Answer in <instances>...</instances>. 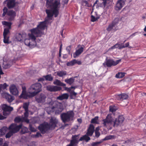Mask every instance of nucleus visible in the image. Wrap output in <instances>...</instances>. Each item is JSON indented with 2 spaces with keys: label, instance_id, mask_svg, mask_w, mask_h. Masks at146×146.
Returning <instances> with one entry per match:
<instances>
[{
  "label": "nucleus",
  "instance_id": "7c9ffc66",
  "mask_svg": "<svg viewBox=\"0 0 146 146\" xmlns=\"http://www.w3.org/2000/svg\"><path fill=\"white\" fill-rule=\"evenodd\" d=\"M44 77L45 78L46 80L49 81H51L53 79V77L50 74H49L47 75L46 76H44Z\"/></svg>",
  "mask_w": 146,
  "mask_h": 146
},
{
  "label": "nucleus",
  "instance_id": "f257e3e1",
  "mask_svg": "<svg viewBox=\"0 0 146 146\" xmlns=\"http://www.w3.org/2000/svg\"><path fill=\"white\" fill-rule=\"evenodd\" d=\"M46 7L50 9L46 11L47 17L44 21L40 22L36 28L31 30V34H29V38L25 39L24 43L25 44L31 48L34 47L36 45L35 41L36 37L41 36L44 33L43 31L46 27V24L49 23L54 15L57 17L59 14V10L61 5L60 0H47Z\"/></svg>",
  "mask_w": 146,
  "mask_h": 146
},
{
  "label": "nucleus",
  "instance_id": "ddd939ff",
  "mask_svg": "<svg viewBox=\"0 0 146 146\" xmlns=\"http://www.w3.org/2000/svg\"><path fill=\"white\" fill-rule=\"evenodd\" d=\"M9 90L10 93L13 95L16 96L18 95V90L15 85L12 84L10 86Z\"/></svg>",
  "mask_w": 146,
  "mask_h": 146
},
{
  "label": "nucleus",
  "instance_id": "412c9836",
  "mask_svg": "<svg viewBox=\"0 0 146 146\" xmlns=\"http://www.w3.org/2000/svg\"><path fill=\"white\" fill-rule=\"evenodd\" d=\"M83 49L84 48L81 47L77 50L74 54V58H76L80 54L83 52Z\"/></svg>",
  "mask_w": 146,
  "mask_h": 146
},
{
  "label": "nucleus",
  "instance_id": "4d7b16f0",
  "mask_svg": "<svg viewBox=\"0 0 146 146\" xmlns=\"http://www.w3.org/2000/svg\"><path fill=\"white\" fill-rule=\"evenodd\" d=\"M10 67V66H9V65L8 64H7L6 65V66L4 68H8L9 67Z\"/></svg>",
  "mask_w": 146,
  "mask_h": 146
},
{
  "label": "nucleus",
  "instance_id": "6e6d98bb",
  "mask_svg": "<svg viewBox=\"0 0 146 146\" xmlns=\"http://www.w3.org/2000/svg\"><path fill=\"white\" fill-rule=\"evenodd\" d=\"M62 44H61V46H60V52H59V56H61V55H60V52H61V49H62Z\"/></svg>",
  "mask_w": 146,
  "mask_h": 146
},
{
  "label": "nucleus",
  "instance_id": "f8f14e48",
  "mask_svg": "<svg viewBox=\"0 0 146 146\" xmlns=\"http://www.w3.org/2000/svg\"><path fill=\"white\" fill-rule=\"evenodd\" d=\"M125 4V2L123 0H118L117 1L115 6V9L117 11L120 10Z\"/></svg>",
  "mask_w": 146,
  "mask_h": 146
},
{
  "label": "nucleus",
  "instance_id": "f03ea898",
  "mask_svg": "<svg viewBox=\"0 0 146 146\" xmlns=\"http://www.w3.org/2000/svg\"><path fill=\"white\" fill-rule=\"evenodd\" d=\"M94 127L92 124H91L88 130L87 133V135H83L79 139V135H72V139L70 140L69 144L66 146H76L78 144L80 141H85L86 142H88L90 139V138L88 136H92L94 131Z\"/></svg>",
  "mask_w": 146,
  "mask_h": 146
},
{
  "label": "nucleus",
  "instance_id": "f3484780",
  "mask_svg": "<svg viewBox=\"0 0 146 146\" xmlns=\"http://www.w3.org/2000/svg\"><path fill=\"white\" fill-rule=\"evenodd\" d=\"M76 64L78 65H80L81 64L82 62L80 61L74 59L69 62H67L66 65L67 66H72Z\"/></svg>",
  "mask_w": 146,
  "mask_h": 146
},
{
  "label": "nucleus",
  "instance_id": "a19ab883",
  "mask_svg": "<svg viewBox=\"0 0 146 146\" xmlns=\"http://www.w3.org/2000/svg\"><path fill=\"white\" fill-rule=\"evenodd\" d=\"M119 20V18H115L113 20L112 23L115 26L117 23H118Z\"/></svg>",
  "mask_w": 146,
  "mask_h": 146
},
{
  "label": "nucleus",
  "instance_id": "cd10ccee",
  "mask_svg": "<svg viewBox=\"0 0 146 146\" xmlns=\"http://www.w3.org/2000/svg\"><path fill=\"white\" fill-rule=\"evenodd\" d=\"M125 74V73L124 72H119L116 74L115 77L117 78H121L124 76Z\"/></svg>",
  "mask_w": 146,
  "mask_h": 146
},
{
  "label": "nucleus",
  "instance_id": "13d9d810",
  "mask_svg": "<svg viewBox=\"0 0 146 146\" xmlns=\"http://www.w3.org/2000/svg\"><path fill=\"white\" fill-rule=\"evenodd\" d=\"M44 80V79L43 78H40L38 80V81H42Z\"/></svg>",
  "mask_w": 146,
  "mask_h": 146
},
{
  "label": "nucleus",
  "instance_id": "8fccbe9b",
  "mask_svg": "<svg viewBox=\"0 0 146 146\" xmlns=\"http://www.w3.org/2000/svg\"><path fill=\"white\" fill-rule=\"evenodd\" d=\"M129 44V42H127V43L125 44H123V47H124V48L128 47Z\"/></svg>",
  "mask_w": 146,
  "mask_h": 146
},
{
  "label": "nucleus",
  "instance_id": "1a4fd4ad",
  "mask_svg": "<svg viewBox=\"0 0 146 146\" xmlns=\"http://www.w3.org/2000/svg\"><path fill=\"white\" fill-rule=\"evenodd\" d=\"M7 8L5 7L3 9V13L2 14L3 17L7 14L8 16L9 20L10 21L13 20L16 16V13L12 10L8 11Z\"/></svg>",
  "mask_w": 146,
  "mask_h": 146
},
{
  "label": "nucleus",
  "instance_id": "473e14b6",
  "mask_svg": "<svg viewBox=\"0 0 146 146\" xmlns=\"http://www.w3.org/2000/svg\"><path fill=\"white\" fill-rule=\"evenodd\" d=\"M9 33V29H8L5 28L4 29L3 36H8V35Z\"/></svg>",
  "mask_w": 146,
  "mask_h": 146
},
{
  "label": "nucleus",
  "instance_id": "20e7f679",
  "mask_svg": "<svg viewBox=\"0 0 146 146\" xmlns=\"http://www.w3.org/2000/svg\"><path fill=\"white\" fill-rule=\"evenodd\" d=\"M124 120V118L122 116H119L115 120L112 115L108 114L106 118L102 120V124L106 127H109L112 125L114 127H117L121 125Z\"/></svg>",
  "mask_w": 146,
  "mask_h": 146
},
{
  "label": "nucleus",
  "instance_id": "de8ad7c7",
  "mask_svg": "<svg viewBox=\"0 0 146 146\" xmlns=\"http://www.w3.org/2000/svg\"><path fill=\"white\" fill-rule=\"evenodd\" d=\"M117 44H115L114 45L112 46L110 48H109V50H110L111 49H114L116 48H117Z\"/></svg>",
  "mask_w": 146,
  "mask_h": 146
},
{
  "label": "nucleus",
  "instance_id": "6ab92c4d",
  "mask_svg": "<svg viewBox=\"0 0 146 146\" xmlns=\"http://www.w3.org/2000/svg\"><path fill=\"white\" fill-rule=\"evenodd\" d=\"M128 98V95L125 94H119L117 96V98L118 100H126Z\"/></svg>",
  "mask_w": 146,
  "mask_h": 146
},
{
  "label": "nucleus",
  "instance_id": "864d4df0",
  "mask_svg": "<svg viewBox=\"0 0 146 146\" xmlns=\"http://www.w3.org/2000/svg\"><path fill=\"white\" fill-rule=\"evenodd\" d=\"M71 95H73L74 96H76L77 95V93L73 91V92H72L71 93Z\"/></svg>",
  "mask_w": 146,
  "mask_h": 146
},
{
  "label": "nucleus",
  "instance_id": "9b49d317",
  "mask_svg": "<svg viewBox=\"0 0 146 146\" xmlns=\"http://www.w3.org/2000/svg\"><path fill=\"white\" fill-rule=\"evenodd\" d=\"M46 98V96L43 94H38L36 97V100L38 103H42L44 102Z\"/></svg>",
  "mask_w": 146,
  "mask_h": 146
},
{
  "label": "nucleus",
  "instance_id": "6e6552de",
  "mask_svg": "<svg viewBox=\"0 0 146 146\" xmlns=\"http://www.w3.org/2000/svg\"><path fill=\"white\" fill-rule=\"evenodd\" d=\"M74 116V113L72 111H70L66 113H63L60 115V117L62 121L66 122L70 121Z\"/></svg>",
  "mask_w": 146,
  "mask_h": 146
},
{
  "label": "nucleus",
  "instance_id": "0e129e2a",
  "mask_svg": "<svg viewBox=\"0 0 146 146\" xmlns=\"http://www.w3.org/2000/svg\"><path fill=\"white\" fill-rule=\"evenodd\" d=\"M4 74L3 72L2 71V70H1V71L0 70V75L1 74Z\"/></svg>",
  "mask_w": 146,
  "mask_h": 146
},
{
  "label": "nucleus",
  "instance_id": "774afa93",
  "mask_svg": "<svg viewBox=\"0 0 146 146\" xmlns=\"http://www.w3.org/2000/svg\"><path fill=\"white\" fill-rule=\"evenodd\" d=\"M144 31L146 32V26L145 27V28L144 29Z\"/></svg>",
  "mask_w": 146,
  "mask_h": 146
},
{
  "label": "nucleus",
  "instance_id": "0eeeda50",
  "mask_svg": "<svg viewBox=\"0 0 146 146\" xmlns=\"http://www.w3.org/2000/svg\"><path fill=\"white\" fill-rule=\"evenodd\" d=\"M22 127L21 125H18L15 124H11L9 128L10 131L6 135V138L10 137L13 133L18 131Z\"/></svg>",
  "mask_w": 146,
  "mask_h": 146
},
{
  "label": "nucleus",
  "instance_id": "72a5a7b5",
  "mask_svg": "<svg viewBox=\"0 0 146 146\" xmlns=\"http://www.w3.org/2000/svg\"><path fill=\"white\" fill-rule=\"evenodd\" d=\"M3 42L5 43H9V36H3Z\"/></svg>",
  "mask_w": 146,
  "mask_h": 146
},
{
  "label": "nucleus",
  "instance_id": "b1692460",
  "mask_svg": "<svg viewBox=\"0 0 146 146\" xmlns=\"http://www.w3.org/2000/svg\"><path fill=\"white\" fill-rule=\"evenodd\" d=\"M53 84L54 85L62 86H66V84L62 82L60 80L58 79L55 80L53 82Z\"/></svg>",
  "mask_w": 146,
  "mask_h": 146
},
{
  "label": "nucleus",
  "instance_id": "052dcab7",
  "mask_svg": "<svg viewBox=\"0 0 146 146\" xmlns=\"http://www.w3.org/2000/svg\"><path fill=\"white\" fill-rule=\"evenodd\" d=\"M68 0H64V3H68Z\"/></svg>",
  "mask_w": 146,
  "mask_h": 146
},
{
  "label": "nucleus",
  "instance_id": "ea45409f",
  "mask_svg": "<svg viewBox=\"0 0 146 146\" xmlns=\"http://www.w3.org/2000/svg\"><path fill=\"white\" fill-rule=\"evenodd\" d=\"M102 141H98L96 142H93L91 144L92 146H98L99 145L102 143Z\"/></svg>",
  "mask_w": 146,
  "mask_h": 146
},
{
  "label": "nucleus",
  "instance_id": "2eb2a0df",
  "mask_svg": "<svg viewBox=\"0 0 146 146\" xmlns=\"http://www.w3.org/2000/svg\"><path fill=\"white\" fill-rule=\"evenodd\" d=\"M47 90L50 91H57L61 90V87L57 86H47Z\"/></svg>",
  "mask_w": 146,
  "mask_h": 146
},
{
  "label": "nucleus",
  "instance_id": "9d476101",
  "mask_svg": "<svg viewBox=\"0 0 146 146\" xmlns=\"http://www.w3.org/2000/svg\"><path fill=\"white\" fill-rule=\"evenodd\" d=\"M2 108L3 110V115L7 116L9 114V112L13 110V108L4 104L2 106Z\"/></svg>",
  "mask_w": 146,
  "mask_h": 146
},
{
  "label": "nucleus",
  "instance_id": "5fc2aeb1",
  "mask_svg": "<svg viewBox=\"0 0 146 146\" xmlns=\"http://www.w3.org/2000/svg\"><path fill=\"white\" fill-rule=\"evenodd\" d=\"M3 142V139L2 138H0V145H2Z\"/></svg>",
  "mask_w": 146,
  "mask_h": 146
},
{
  "label": "nucleus",
  "instance_id": "338daca9",
  "mask_svg": "<svg viewBox=\"0 0 146 146\" xmlns=\"http://www.w3.org/2000/svg\"><path fill=\"white\" fill-rule=\"evenodd\" d=\"M34 145L36 146L35 143H32L31 145L30 146H34Z\"/></svg>",
  "mask_w": 146,
  "mask_h": 146
},
{
  "label": "nucleus",
  "instance_id": "4c0bfd02",
  "mask_svg": "<svg viewBox=\"0 0 146 146\" xmlns=\"http://www.w3.org/2000/svg\"><path fill=\"white\" fill-rule=\"evenodd\" d=\"M117 48L119 49H121L122 48H124V47H123V43H117Z\"/></svg>",
  "mask_w": 146,
  "mask_h": 146
},
{
  "label": "nucleus",
  "instance_id": "5701e85b",
  "mask_svg": "<svg viewBox=\"0 0 146 146\" xmlns=\"http://www.w3.org/2000/svg\"><path fill=\"white\" fill-rule=\"evenodd\" d=\"M68 95L67 94H64L58 97L57 99L62 100L64 99H67L68 98Z\"/></svg>",
  "mask_w": 146,
  "mask_h": 146
},
{
  "label": "nucleus",
  "instance_id": "dca6fc26",
  "mask_svg": "<svg viewBox=\"0 0 146 146\" xmlns=\"http://www.w3.org/2000/svg\"><path fill=\"white\" fill-rule=\"evenodd\" d=\"M4 3L7 4L9 8L13 7L15 5V3L14 0H6L4 2Z\"/></svg>",
  "mask_w": 146,
  "mask_h": 146
},
{
  "label": "nucleus",
  "instance_id": "bf43d9fd",
  "mask_svg": "<svg viewBox=\"0 0 146 146\" xmlns=\"http://www.w3.org/2000/svg\"><path fill=\"white\" fill-rule=\"evenodd\" d=\"M135 33H133V34H132V35H131L130 36V37H133V36H134L135 35Z\"/></svg>",
  "mask_w": 146,
  "mask_h": 146
},
{
  "label": "nucleus",
  "instance_id": "39448f33",
  "mask_svg": "<svg viewBox=\"0 0 146 146\" xmlns=\"http://www.w3.org/2000/svg\"><path fill=\"white\" fill-rule=\"evenodd\" d=\"M50 104L49 107L46 108V110L48 114L52 111H54L55 114H59L64 109L63 104L56 101H52L50 103Z\"/></svg>",
  "mask_w": 146,
  "mask_h": 146
},
{
  "label": "nucleus",
  "instance_id": "680f3d73",
  "mask_svg": "<svg viewBox=\"0 0 146 146\" xmlns=\"http://www.w3.org/2000/svg\"><path fill=\"white\" fill-rule=\"evenodd\" d=\"M99 129V128L98 127H96L95 130V131H98Z\"/></svg>",
  "mask_w": 146,
  "mask_h": 146
},
{
  "label": "nucleus",
  "instance_id": "3c124183",
  "mask_svg": "<svg viewBox=\"0 0 146 146\" xmlns=\"http://www.w3.org/2000/svg\"><path fill=\"white\" fill-rule=\"evenodd\" d=\"M6 116H5L4 115V116H3L2 115H0V119L2 120L5 119L6 118Z\"/></svg>",
  "mask_w": 146,
  "mask_h": 146
},
{
  "label": "nucleus",
  "instance_id": "c9c22d12",
  "mask_svg": "<svg viewBox=\"0 0 146 146\" xmlns=\"http://www.w3.org/2000/svg\"><path fill=\"white\" fill-rule=\"evenodd\" d=\"M98 119V116L95 117L94 118L92 119L91 121V123H97V121Z\"/></svg>",
  "mask_w": 146,
  "mask_h": 146
},
{
  "label": "nucleus",
  "instance_id": "69168bd1",
  "mask_svg": "<svg viewBox=\"0 0 146 146\" xmlns=\"http://www.w3.org/2000/svg\"><path fill=\"white\" fill-rule=\"evenodd\" d=\"M8 146V144L7 143H4V145H3V146Z\"/></svg>",
  "mask_w": 146,
  "mask_h": 146
},
{
  "label": "nucleus",
  "instance_id": "c03bdc74",
  "mask_svg": "<svg viewBox=\"0 0 146 146\" xmlns=\"http://www.w3.org/2000/svg\"><path fill=\"white\" fill-rule=\"evenodd\" d=\"M24 115L25 116L24 117H23V118L25 119H28L27 118L28 116V110H27L26 111H25V112L24 113Z\"/></svg>",
  "mask_w": 146,
  "mask_h": 146
},
{
  "label": "nucleus",
  "instance_id": "37998d69",
  "mask_svg": "<svg viewBox=\"0 0 146 146\" xmlns=\"http://www.w3.org/2000/svg\"><path fill=\"white\" fill-rule=\"evenodd\" d=\"M29 104L27 103H25L24 104L23 108L25 109V111L28 110Z\"/></svg>",
  "mask_w": 146,
  "mask_h": 146
},
{
  "label": "nucleus",
  "instance_id": "a18cd8bd",
  "mask_svg": "<svg viewBox=\"0 0 146 146\" xmlns=\"http://www.w3.org/2000/svg\"><path fill=\"white\" fill-rule=\"evenodd\" d=\"M30 129L32 131H36L35 129L31 125H29Z\"/></svg>",
  "mask_w": 146,
  "mask_h": 146
},
{
  "label": "nucleus",
  "instance_id": "e433bc0d",
  "mask_svg": "<svg viewBox=\"0 0 146 146\" xmlns=\"http://www.w3.org/2000/svg\"><path fill=\"white\" fill-rule=\"evenodd\" d=\"M115 26L114 25H113L111 23L109 25L107 29V30L108 31H111L113 27Z\"/></svg>",
  "mask_w": 146,
  "mask_h": 146
},
{
  "label": "nucleus",
  "instance_id": "09e8293b",
  "mask_svg": "<svg viewBox=\"0 0 146 146\" xmlns=\"http://www.w3.org/2000/svg\"><path fill=\"white\" fill-rule=\"evenodd\" d=\"M71 49V46H67L66 48V50L67 51L69 54L70 53V50Z\"/></svg>",
  "mask_w": 146,
  "mask_h": 146
},
{
  "label": "nucleus",
  "instance_id": "bb28decb",
  "mask_svg": "<svg viewBox=\"0 0 146 146\" xmlns=\"http://www.w3.org/2000/svg\"><path fill=\"white\" fill-rule=\"evenodd\" d=\"M7 128L6 127H3L0 130V136L3 135L6 132Z\"/></svg>",
  "mask_w": 146,
  "mask_h": 146
},
{
  "label": "nucleus",
  "instance_id": "58836bf2",
  "mask_svg": "<svg viewBox=\"0 0 146 146\" xmlns=\"http://www.w3.org/2000/svg\"><path fill=\"white\" fill-rule=\"evenodd\" d=\"M99 18V17H95L93 15H92L91 16V21L92 22H94L96 21Z\"/></svg>",
  "mask_w": 146,
  "mask_h": 146
},
{
  "label": "nucleus",
  "instance_id": "4be33fe9",
  "mask_svg": "<svg viewBox=\"0 0 146 146\" xmlns=\"http://www.w3.org/2000/svg\"><path fill=\"white\" fill-rule=\"evenodd\" d=\"M24 35H22L20 33H17L15 36V40L19 41H21L23 38L24 36Z\"/></svg>",
  "mask_w": 146,
  "mask_h": 146
},
{
  "label": "nucleus",
  "instance_id": "c756f323",
  "mask_svg": "<svg viewBox=\"0 0 146 146\" xmlns=\"http://www.w3.org/2000/svg\"><path fill=\"white\" fill-rule=\"evenodd\" d=\"M2 24L3 25L7 27L8 28L7 29H11V23L10 22H8L5 21H3L2 22Z\"/></svg>",
  "mask_w": 146,
  "mask_h": 146
},
{
  "label": "nucleus",
  "instance_id": "393cba45",
  "mask_svg": "<svg viewBox=\"0 0 146 146\" xmlns=\"http://www.w3.org/2000/svg\"><path fill=\"white\" fill-rule=\"evenodd\" d=\"M75 80L74 77H72L68 79H66L65 80V81L67 83L71 85L74 82Z\"/></svg>",
  "mask_w": 146,
  "mask_h": 146
},
{
  "label": "nucleus",
  "instance_id": "a878e982",
  "mask_svg": "<svg viewBox=\"0 0 146 146\" xmlns=\"http://www.w3.org/2000/svg\"><path fill=\"white\" fill-rule=\"evenodd\" d=\"M66 72L65 71H61L57 72V75L61 77H63L64 76L66 75Z\"/></svg>",
  "mask_w": 146,
  "mask_h": 146
},
{
  "label": "nucleus",
  "instance_id": "4468645a",
  "mask_svg": "<svg viewBox=\"0 0 146 146\" xmlns=\"http://www.w3.org/2000/svg\"><path fill=\"white\" fill-rule=\"evenodd\" d=\"M121 60V59L117 60L115 61H114L111 60H109L107 61L106 64L108 67H110L112 65L115 66L118 64Z\"/></svg>",
  "mask_w": 146,
  "mask_h": 146
},
{
  "label": "nucleus",
  "instance_id": "a211bd4d",
  "mask_svg": "<svg viewBox=\"0 0 146 146\" xmlns=\"http://www.w3.org/2000/svg\"><path fill=\"white\" fill-rule=\"evenodd\" d=\"M3 96L9 102H11L14 100L13 97L7 93H4Z\"/></svg>",
  "mask_w": 146,
  "mask_h": 146
},
{
  "label": "nucleus",
  "instance_id": "aec40b11",
  "mask_svg": "<svg viewBox=\"0 0 146 146\" xmlns=\"http://www.w3.org/2000/svg\"><path fill=\"white\" fill-rule=\"evenodd\" d=\"M15 121L16 122H21L25 121L27 123L29 122V120L27 119H24L23 117H16L15 119Z\"/></svg>",
  "mask_w": 146,
  "mask_h": 146
},
{
  "label": "nucleus",
  "instance_id": "7ed1b4c3",
  "mask_svg": "<svg viewBox=\"0 0 146 146\" xmlns=\"http://www.w3.org/2000/svg\"><path fill=\"white\" fill-rule=\"evenodd\" d=\"M42 86L39 83L33 84L31 85L26 93L25 87H23V91L22 94L19 96L20 98H27L28 97H31L35 96L41 90Z\"/></svg>",
  "mask_w": 146,
  "mask_h": 146
},
{
  "label": "nucleus",
  "instance_id": "423d86ee",
  "mask_svg": "<svg viewBox=\"0 0 146 146\" xmlns=\"http://www.w3.org/2000/svg\"><path fill=\"white\" fill-rule=\"evenodd\" d=\"M58 122V120L55 117H51L49 124L47 123L41 124L38 127L39 129L42 133L44 134L48 129H54Z\"/></svg>",
  "mask_w": 146,
  "mask_h": 146
},
{
  "label": "nucleus",
  "instance_id": "2f4dec72",
  "mask_svg": "<svg viewBox=\"0 0 146 146\" xmlns=\"http://www.w3.org/2000/svg\"><path fill=\"white\" fill-rule=\"evenodd\" d=\"M115 138V136L114 135H109L106 136L104 139V140H106L110 139H114Z\"/></svg>",
  "mask_w": 146,
  "mask_h": 146
},
{
  "label": "nucleus",
  "instance_id": "79ce46f5",
  "mask_svg": "<svg viewBox=\"0 0 146 146\" xmlns=\"http://www.w3.org/2000/svg\"><path fill=\"white\" fill-rule=\"evenodd\" d=\"M21 131L22 133L24 134L28 132V129L26 127H22V129Z\"/></svg>",
  "mask_w": 146,
  "mask_h": 146
},
{
  "label": "nucleus",
  "instance_id": "c85d7f7f",
  "mask_svg": "<svg viewBox=\"0 0 146 146\" xmlns=\"http://www.w3.org/2000/svg\"><path fill=\"white\" fill-rule=\"evenodd\" d=\"M8 86V85L6 83H4L3 84H0V92L2 90L6 89Z\"/></svg>",
  "mask_w": 146,
  "mask_h": 146
},
{
  "label": "nucleus",
  "instance_id": "603ef678",
  "mask_svg": "<svg viewBox=\"0 0 146 146\" xmlns=\"http://www.w3.org/2000/svg\"><path fill=\"white\" fill-rule=\"evenodd\" d=\"M42 135L39 132H37L36 133L35 136L36 137H39L41 136Z\"/></svg>",
  "mask_w": 146,
  "mask_h": 146
},
{
  "label": "nucleus",
  "instance_id": "f704fd0d",
  "mask_svg": "<svg viewBox=\"0 0 146 146\" xmlns=\"http://www.w3.org/2000/svg\"><path fill=\"white\" fill-rule=\"evenodd\" d=\"M117 110V108L115 106H111L110 107V111L113 112Z\"/></svg>",
  "mask_w": 146,
  "mask_h": 146
},
{
  "label": "nucleus",
  "instance_id": "49530a36",
  "mask_svg": "<svg viewBox=\"0 0 146 146\" xmlns=\"http://www.w3.org/2000/svg\"><path fill=\"white\" fill-rule=\"evenodd\" d=\"M95 136L97 137H98L100 135L99 132L98 131H95Z\"/></svg>",
  "mask_w": 146,
  "mask_h": 146
},
{
  "label": "nucleus",
  "instance_id": "e2e57ef3",
  "mask_svg": "<svg viewBox=\"0 0 146 146\" xmlns=\"http://www.w3.org/2000/svg\"><path fill=\"white\" fill-rule=\"evenodd\" d=\"M78 122H79L80 123H81L82 122V120L81 119H78Z\"/></svg>",
  "mask_w": 146,
  "mask_h": 146
}]
</instances>
